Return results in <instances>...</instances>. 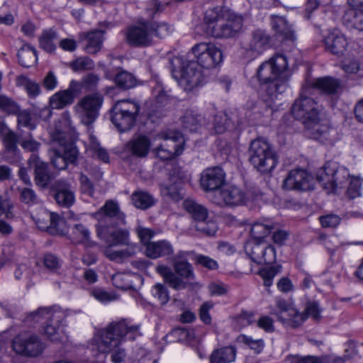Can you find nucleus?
<instances>
[{
  "mask_svg": "<svg viewBox=\"0 0 363 363\" xmlns=\"http://www.w3.org/2000/svg\"><path fill=\"white\" fill-rule=\"evenodd\" d=\"M272 26L274 30L284 40L294 42L296 37L291 26L288 23L285 18L281 16H273L272 19Z\"/></svg>",
  "mask_w": 363,
  "mask_h": 363,
  "instance_id": "72a5a7b5",
  "label": "nucleus"
},
{
  "mask_svg": "<svg viewBox=\"0 0 363 363\" xmlns=\"http://www.w3.org/2000/svg\"><path fill=\"white\" fill-rule=\"evenodd\" d=\"M140 335L139 325L133 324L127 320L113 322L96 333L93 338L92 350H96L100 353H111V361L121 363L127 354L123 342L125 340H134Z\"/></svg>",
  "mask_w": 363,
  "mask_h": 363,
  "instance_id": "f257e3e1",
  "label": "nucleus"
},
{
  "mask_svg": "<svg viewBox=\"0 0 363 363\" xmlns=\"http://www.w3.org/2000/svg\"><path fill=\"white\" fill-rule=\"evenodd\" d=\"M230 120L226 114L222 113L215 116L213 122V128L216 133H223L230 125Z\"/></svg>",
  "mask_w": 363,
  "mask_h": 363,
  "instance_id": "6e6d98bb",
  "label": "nucleus"
},
{
  "mask_svg": "<svg viewBox=\"0 0 363 363\" xmlns=\"http://www.w3.org/2000/svg\"><path fill=\"white\" fill-rule=\"evenodd\" d=\"M280 266H272L264 267L259 270V274L264 280V284L266 287L272 285L273 279L276 275L280 272Z\"/></svg>",
  "mask_w": 363,
  "mask_h": 363,
  "instance_id": "8fccbe9b",
  "label": "nucleus"
},
{
  "mask_svg": "<svg viewBox=\"0 0 363 363\" xmlns=\"http://www.w3.org/2000/svg\"><path fill=\"white\" fill-rule=\"evenodd\" d=\"M54 155L52 156L51 162L53 166L58 169H64L67 167L68 162L62 155L61 150H54Z\"/></svg>",
  "mask_w": 363,
  "mask_h": 363,
  "instance_id": "0e129e2a",
  "label": "nucleus"
},
{
  "mask_svg": "<svg viewBox=\"0 0 363 363\" xmlns=\"http://www.w3.org/2000/svg\"><path fill=\"white\" fill-rule=\"evenodd\" d=\"M205 31L216 38H230L242 26V19L220 7L208 9L205 13Z\"/></svg>",
  "mask_w": 363,
  "mask_h": 363,
  "instance_id": "423d86ee",
  "label": "nucleus"
},
{
  "mask_svg": "<svg viewBox=\"0 0 363 363\" xmlns=\"http://www.w3.org/2000/svg\"><path fill=\"white\" fill-rule=\"evenodd\" d=\"M99 77L93 73L85 75L80 82L75 81L78 84V94L82 92V90L85 91H89L94 90L98 85Z\"/></svg>",
  "mask_w": 363,
  "mask_h": 363,
  "instance_id": "a18cd8bd",
  "label": "nucleus"
},
{
  "mask_svg": "<svg viewBox=\"0 0 363 363\" xmlns=\"http://www.w3.org/2000/svg\"><path fill=\"white\" fill-rule=\"evenodd\" d=\"M270 36L263 30L257 29L252 34L248 49L253 52L254 57L262 53L269 45Z\"/></svg>",
  "mask_w": 363,
  "mask_h": 363,
  "instance_id": "7c9ffc66",
  "label": "nucleus"
},
{
  "mask_svg": "<svg viewBox=\"0 0 363 363\" xmlns=\"http://www.w3.org/2000/svg\"><path fill=\"white\" fill-rule=\"evenodd\" d=\"M13 204L9 199L0 194V216H4L8 220L15 217Z\"/></svg>",
  "mask_w": 363,
  "mask_h": 363,
  "instance_id": "603ef678",
  "label": "nucleus"
},
{
  "mask_svg": "<svg viewBox=\"0 0 363 363\" xmlns=\"http://www.w3.org/2000/svg\"><path fill=\"white\" fill-rule=\"evenodd\" d=\"M174 252L172 244L167 240H160L147 243L145 248V255L151 259H157L173 255Z\"/></svg>",
  "mask_w": 363,
  "mask_h": 363,
  "instance_id": "c85d7f7f",
  "label": "nucleus"
},
{
  "mask_svg": "<svg viewBox=\"0 0 363 363\" xmlns=\"http://www.w3.org/2000/svg\"><path fill=\"white\" fill-rule=\"evenodd\" d=\"M98 237L107 246L114 247L128 244L130 241V234L127 230L110 228L106 225H96Z\"/></svg>",
  "mask_w": 363,
  "mask_h": 363,
  "instance_id": "412c9836",
  "label": "nucleus"
},
{
  "mask_svg": "<svg viewBox=\"0 0 363 363\" xmlns=\"http://www.w3.org/2000/svg\"><path fill=\"white\" fill-rule=\"evenodd\" d=\"M183 206L196 222L195 228L198 231L208 235H213L216 233L217 230L216 223L207 220L208 213L206 208L193 200L189 199L183 202Z\"/></svg>",
  "mask_w": 363,
  "mask_h": 363,
  "instance_id": "dca6fc26",
  "label": "nucleus"
},
{
  "mask_svg": "<svg viewBox=\"0 0 363 363\" xmlns=\"http://www.w3.org/2000/svg\"><path fill=\"white\" fill-rule=\"evenodd\" d=\"M236 349L232 346L222 347L213 351L210 363H230L235 359Z\"/></svg>",
  "mask_w": 363,
  "mask_h": 363,
  "instance_id": "c9c22d12",
  "label": "nucleus"
},
{
  "mask_svg": "<svg viewBox=\"0 0 363 363\" xmlns=\"http://www.w3.org/2000/svg\"><path fill=\"white\" fill-rule=\"evenodd\" d=\"M202 116L193 110L187 111L182 118V122L184 128L191 132L196 131L202 121Z\"/></svg>",
  "mask_w": 363,
  "mask_h": 363,
  "instance_id": "79ce46f5",
  "label": "nucleus"
},
{
  "mask_svg": "<svg viewBox=\"0 0 363 363\" xmlns=\"http://www.w3.org/2000/svg\"><path fill=\"white\" fill-rule=\"evenodd\" d=\"M311 176L303 169L291 170L283 182L286 190L307 191L311 188Z\"/></svg>",
  "mask_w": 363,
  "mask_h": 363,
  "instance_id": "4be33fe9",
  "label": "nucleus"
},
{
  "mask_svg": "<svg viewBox=\"0 0 363 363\" xmlns=\"http://www.w3.org/2000/svg\"><path fill=\"white\" fill-rule=\"evenodd\" d=\"M91 233L86 227L82 224H76L71 234V240L73 243H86L90 240Z\"/></svg>",
  "mask_w": 363,
  "mask_h": 363,
  "instance_id": "37998d69",
  "label": "nucleus"
},
{
  "mask_svg": "<svg viewBox=\"0 0 363 363\" xmlns=\"http://www.w3.org/2000/svg\"><path fill=\"white\" fill-rule=\"evenodd\" d=\"M56 190L55 199L57 203L63 207L69 208L75 201L74 190L66 180L59 179L54 184Z\"/></svg>",
  "mask_w": 363,
  "mask_h": 363,
  "instance_id": "a878e982",
  "label": "nucleus"
},
{
  "mask_svg": "<svg viewBox=\"0 0 363 363\" xmlns=\"http://www.w3.org/2000/svg\"><path fill=\"white\" fill-rule=\"evenodd\" d=\"M0 109L9 114H16L20 110V106L11 98L0 95Z\"/></svg>",
  "mask_w": 363,
  "mask_h": 363,
  "instance_id": "864d4df0",
  "label": "nucleus"
},
{
  "mask_svg": "<svg viewBox=\"0 0 363 363\" xmlns=\"http://www.w3.org/2000/svg\"><path fill=\"white\" fill-rule=\"evenodd\" d=\"M350 177L348 169L335 162H328L317 176L322 187L330 193H337L344 187Z\"/></svg>",
  "mask_w": 363,
  "mask_h": 363,
  "instance_id": "9b49d317",
  "label": "nucleus"
},
{
  "mask_svg": "<svg viewBox=\"0 0 363 363\" xmlns=\"http://www.w3.org/2000/svg\"><path fill=\"white\" fill-rule=\"evenodd\" d=\"M140 110L135 100H119L112 108L111 121L120 132L128 131L135 125Z\"/></svg>",
  "mask_w": 363,
  "mask_h": 363,
  "instance_id": "9d476101",
  "label": "nucleus"
},
{
  "mask_svg": "<svg viewBox=\"0 0 363 363\" xmlns=\"http://www.w3.org/2000/svg\"><path fill=\"white\" fill-rule=\"evenodd\" d=\"M87 150L92 154L93 157H96L105 163L109 162L110 158L107 150L101 146L97 138L91 133L89 136V146Z\"/></svg>",
  "mask_w": 363,
  "mask_h": 363,
  "instance_id": "a19ab883",
  "label": "nucleus"
},
{
  "mask_svg": "<svg viewBox=\"0 0 363 363\" xmlns=\"http://www.w3.org/2000/svg\"><path fill=\"white\" fill-rule=\"evenodd\" d=\"M20 199L28 205H35L40 202L35 192L30 188H23L21 190Z\"/></svg>",
  "mask_w": 363,
  "mask_h": 363,
  "instance_id": "4d7b16f0",
  "label": "nucleus"
},
{
  "mask_svg": "<svg viewBox=\"0 0 363 363\" xmlns=\"http://www.w3.org/2000/svg\"><path fill=\"white\" fill-rule=\"evenodd\" d=\"M133 205L137 208L146 210L153 206L155 199L148 192L143 191H135L131 195Z\"/></svg>",
  "mask_w": 363,
  "mask_h": 363,
  "instance_id": "58836bf2",
  "label": "nucleus"
},
{
  "mask_svg": "<svg viewBox=\"0 0 363 363\" xmlns=\"http://www.w3.org/2000/svg\"><path fill=\"white\" fill-rule=\"evenodd\" d=\"M12 347L19 355L35 357L43 352L45 346L38 335L30 332H22L13 338Z\"/></svg>",
  "mask_w": 363,
  "mask_h": 363,
  "instance_id": "4468645a",
  "label": "nucleus"
},
{
  "mask_svg": "<svg viewBox=\"0 0 363 363\" xmlns=\"http://www.w3.org/2000/svg\"><path fill=\"white\" fill-rule=\"evenodd\" d=\"M225 174L218 167L205 169L201 177V186L205 191H218L225 185Z\"/></svg>",
  "mask_w": 363,
  "mask_h": 363,
  "instance_id": "5701e85b",
  "label": "nucleus"
},
{
  "mask_svg": "<svg viewBox=\"0 0 363 363\" xmlns=\"http://www.w3.org/2000/svg\"><path fill=\"white\" fill-rule=\"evenodd\" d=\"M57 38L56 33L52 30L43 31L39 39L40 47L48 52H52L55 50L54 40Z\"/></svg>",
  "mask_w": 363,
  "mask_h": 363,
  "instance_id": "de8ad7c7",
  "label": "nucleus"
},
{
  "mask_svg": "<svg viewBox=\"0 0 363 363\" xmlns=\"http://www.w3.org/2000/svg\"><path fill=\"white\" fill-rule=\"evenodd\" d=\"M105 31L101 29H96L87 33H82L79 34L81 39H86L87 44L85 50L89 54H96L98 52L103 44L104 34Z\"/></svg>",
  "mask_w": 363,
  "mask_h": 363,
  "instance_id": "473e14b6",
  "label": "nucleus"
},
{
  "mask_svg": "<svg viewBox=\"0 0 363 363\" xmlns=\"http://www.w3.org/2000/svg\"><path fill=\"white\" fill-rule=\"evenodd\" d=\"M339 85V82L333 78L323 77L316 79L313 82L306 84L303 86H307L309 92H311L312 89H318L325 93L333 94L336 91Z\"/></svg>",
  "mask_w": 363,
  "mask_h": 363,
  "instance_id": "f704fd0d",
  "label": "nucleus"
},
{
  "mask_svg": "<svg viewBox=\"0 0 363 363\" xmlns=\"http://www.w3.org/2000/svg\"><path fill=\"white\" fill-rule=\"evenodd\" d=\"M180 133L172 131L158 133L152 140V152L162 160H169L182 154L184 147Z\"/></svg>",
  "mask_w": 363,
  "mask_h": 363,
  "instance_id": "1a4fd4ad",
  "label": "nucleus"
},
{
  "mask_svg": "<svg viewBox=\"0 0 363 363\" xmlns=\"http://www.w3.org/2000/svg\"><path fill=\"white\" fill-rule=\"evenodd\" d=\"M0 137L8 152H14L17 150V143H19V138L4 123H0Z\"/></svg>",
  "mask_w": 363,
  "mask_h": 363,
  "instance_id": "4c0bfd02",
  "label": "nucleus"
},
{
  "mask_svg": "<svg viewBox=\"0 0 363 363\" xmlns=\"http://www.w3.org/2000/svg\"><path fill=\"white\" fill-rule=\"evenodd\" d=\"M325 44L329 52L340 57L346 51L348 41L343 34L337 30H334L325 38Z\"/></svg>",
  "mask_w": 363,
  "mask_h": 363,
  "instance_id": "c756f323",
  "label": "nucleus"
},
{
  "mask_svg": "<svg viewBox=\"0 0 363 363\" xmlns=\"http://www.w3.org/2000/svg\"><path fill=\"white\" fill-rule=\"evenodd\" d=\"M272 314L276 315L283 324L292 328L298 327L306 320L304 314H301L290 303L281 298L277 299L276 308L272 311Z\"/></svg>",
  "mask_w": 363,
  "mask_h": 363,
  "instance_id": "f3484780",
  "label": "nucleus"
},
{
  "mask_svg": "<svg viewBox=\"0 0 363 363\" xmlns=\"http://www.w3.org/2000/svg\"><path fill=\"white\" fill-rule=\"evenodd\" d=\"M362 194V182L358 177H352L350 178L347 195L350 199L359 197Z\"/></svg>",
  "mask_w": 363,
  "mask_h": 363,
  "instance_id": "5fc2aeb1",
  "label": "nucleus"
},
{
  "mask_svg": "<svg viewBox=\"0 0 363 363\" xmlns=\"http://www.w3.org/2000/svg\"><path fill=\"white\" fill-rule=\"evenodd\" d=\"M291 73L285 55L276 54L262 62L257 70V77L262 85L266 86V92L271 101L277 99L289 86Z\"/></svg>",
  "mask_w": 363,
  "mask_h": 363,
  "instance_id": "7ed1b4c3",
  "label": "nucleus"
},
{
  "mask_svg": "<svg viewBox=\"0 0 363 363\" xmlns=\"http://www.w3.org/2000/svg\"><path fill=\"white\" fill-rule=\"evenodd\" d=\"M239 340L247 345L251 350H255L257 353L261 352L264 347V342L262 339L254 340L251 337L242 335L239 337Z\"/></svg>",
  "mask_w": 363,
  "mask_h": 363,
  "instance_id": "13d9d810",
  "label": "nucleus"
},
{
  "mask_svg": "<svg viewBox=\"0 0 363 363\" xmlns=\"http://www.w3.org/2000/svg\"><path fill=\"white\" fill-rule=\"evenodd\" d=\"M188 251H179L172 259L174 272L167 265L159 264L156 272L163 277L164 281L176 290L186 288H199L200 284L195 281L191 264L188 262L190 255Z\"/></svg>",
  "mask_w": 363,
  "mask_h": 363,
  "instance_id": "39448f33",
  "label": "nucleus"
},
{
  "mask_svg": "<svg viewBox=\"0 0 363 363\" xmlns=\"http://www.w3.org/2000/svg\"><path fill=\"white\" fill-rule=\"evenodd\" d=\"M78 84L75 80L69 82L67 89L59 91L54 94L50 99V105L53 109H62L67 106L71 105L76 96L78 95Z\"/></svg>",
  "mask_w": 363,
  "mask_h": 363,
  "instance_id": "393cba45",
  "label": "nucleus"
},
{
  "mask_svg": "<svg viewBox=\"0 0 363 363\" xmlns=\"http://www.w3.org/2000/svg\"><path fill=\"white\" fill-rule=\"evenodd\" d=\"M249 160L252 165L262 173L270 172L278 163L277 156L273 147L262 139L252 141L249 148Z\"/></svg>",
  "mask_w": 363,
  "mask_h": 363,
  "instance_id": "6e6552de",
  "label": "nucleus"
},
{
  "mask_svg": "<svg viewBox=\"0 0 363 363\" xmlns=\"http://www.w3.org/2000/svg\"><path fill=\"white\" fill-rule=\"evenodd\" d=\"M276 228V223L270 219L258 220L252 224L250 234L253 240L246 243L245 251L255 263L263 264L275 262V247L266 243L264 239Z\"/></svg>",
  "mask_w": 363,
  "mask_h": 363,
  "instance_id": "20e7f679",
  "label": "nucleus"
},
{
  "mask_svg": "<svg viewBox=\"0 0 363 363\" xmlns=\"http://www.w3.org/2000/svg\"><path fill=\"white\" fill-rule=\"evenodd\" d=\"M98 221L96 225H106V223H115L116 225H123L125 223V216L120 210L118 203L113 200L106 201L104 205L92 214Z\"/></svg>",
  "mask_w": 363,
  "mask_h": 363,
  "instance_id": "6ab92c4d",
  "label": "nucleus"
},
{
  "mask_svg": "<svg viewBox=\"0 0 363 363\" xmlns=\"http://www.w3.org/2000/svg\"><path fill=\"white\" fill-rule=\"evenodd\" d=\"M175 60L182 66L179 70H172V76L184 90L191 91L203 82L202 69L196 62L182 58H176Z\"/></svg>",
  "mask_w": 363,
  "mask_h": 363,
  "instance_id": "f8f14e48",
  "label": "nucleus"
},
{
  "mask_svg": "<svg viewBox=\"0 0 363 363\" xmlns=\"http://www.w3.org/2000/svg\"><path fill=\"white\" fill-rule=\"evenodd\" d=\"M30 167L34 168L36 185L40 187L47 186L50 180L46 163L41 161L36 154H32L28 160Z\"/></svg>",
  "mask_w": 363,
  "mask_h": 363,
  "instance_id": "cd10ccee",
  "label": "nucleus"
},
{
  "mask_svg": "<svg viewBox=\"0 0 363 363\" xmlns=\"http://www.w3.org/2000/svg\"><path fill=\"white\" fill-rule=\"evenodd\" d=\"M149 25L150 30H152V36L155 35L161 38L169 35L173 30L172 28L166 23H160L157 25Z\"/></svg>",
  "mask_w": 363,
  "mask_h": 363,
  "instance_id": "bf43d9fd",
  "label": "nucleus"
},
{
  "mask_svg": "<svg viewBox=\"0 0 363 363\" xmlns=\"http://www.w3.org/2000/svg\"><path fill=\"white\" fill-rule=\"evenodd\" d=\"M257 325L267 333H272L274 330V321L269 316H262L257 321Z\"/></svg>",
  "mask_w": 363,
  "mask_h": 363,
  "instance_id": "774afa93",
  "label": "nucleus"
},
{
  "mask_svg": "<svg viewBox=\"0 0 363 363\" xmlns=\"http://www.w3.org/2000/svg\"><path fill=\"white\" fill-rule=\"evenodd\" d=\"M139 280L137 274L118 272L113 275V284L118 289L128 290L135 287V280Z\"/></svg>",
  "mask_w": 363,
  "mask_h": 363,
  "instance_id": "e433bc0d",
  "label": "nucleus"
},
{
  "mask_svg": "<svg viewBox=\"0 0 363 363\" xmlns=\"http://www.w3.org/2000/svg\"><path fill=\"white\" fill-rule=\"evenodd\" d=\"M310 94L308 87L303 86L300 97L291 107V113L304 125L308 137L323 142L329 138L330 127L326 123L320 122V106L308 96Z\"/></svg>",
  "mask_w": 363,
  "mask_h": 363,
  "instance_id": "f03ea898",
  "label": "nucleus"
},
{
  "mask_svg": "<svg viewBox=\"0 0 363 363\" xmlns=\"http://www.w3.org/2000/svg\"><path fill=\"white\" fill-rule=\"evenodd\" d=\"M152 142L145 135H139L131 140L127 145V150L133 155L138 157H145L147 155Z\"/></svg>",
  "mask_w": 363,
  "mask_h": 363,
  "instance_id": "2f4dec72",
  "label": "nucleus"
},
{
  "mask_svg": "<svg viewBox=\"0 0 363 363\" xmlns=\"http://www.w3.org/2000/svg\"><path fill=\"white\" fill-rule=\"evenodd\" d=\"M245 201L246 194L243 189L235 185L225 184L216 193L213 202L219 206H236Z\"/></svg>",
  "mask_w": 363,
  "mask_h": 363,
  "instance_id": "a211bd4d",
  "label": "nucleus"
},
{
  "mask_svg": "<svg viewBox=\"0 0 363 363\" xmlns=\"http://www.w3.org/2000/svg\"><path fill=\"white\" fill-rule=\"evenodd\" d=\"M18 58L23 67H32L37 61L36 50L28 44L24 45L18 52Z\"/></svg>",
  "mask_w": 363,
  "mask_h": 363,
  "instance_id": "ea45409f",
  "label": "nucleus"
},
{
  "mask_svg": "<svg viewBox=\"0 0 363 363\" xmlns=\"http://www.w3.org/2000/svg\"><path fill=\"white\" fill-rule=\"evenodd\" d=\"M116 85L124 89H128L136 85L135 77L130 72L126 71L119 72L114 78Z\"/></svg>",
  "mask_w": 363,
  "mask_h": 363,
  "instance_id": "c03bdc74",
  "label": "nucleus"
},
{
  "mask_svg": "<svg viewBox=\"0 0 363 363\" xmlns=\"http://www.w3.org/2000/svg\"><path fill=\"white\" fill-rule=\"evenodd\" d=\"M66 314L60 307L41 308L33 312L26 318V322L46 321L44 327V335L52 342H64L67 340V335L62 325Z\"/></svg>",
  "mask_w": 363,
  "mask_h": 363,
  "instance_id": "0eeeda50",
  "label": "nucleus"
},
{
  "mask_svg": "<svg viewBox=\"0 0 363 363\" xmlns=\"http://www.w3.org/2000/svg\"><path fill=\"white\" fill-rule=\"evenodd\" d=\"M49 134L53 142H57L63 147L62 155L68 163L74 162L78 155V151L73 144H67L65 134L60 130V124L55 123L48 129Z\"/></svg>",
  "mask_w": 363,
  "mask_h": 363,
  "instance_id": "b1692460",
  "label": "nucleus"
},
{
  "mask_svg": "<svg viewBox=\"0 0 363 363\" xmlns=\"http://www.w3.org/2000/svg\"><path fill=\"white\" fill-rule=\"evenodd\" d=\"M18 116V125L19 126L26 127L30 130H33L35 128V125L33 123L30 114L27 111H21L19 110L18 113H16Z\"/></svg>",
  "mask_w": 363,
  "mask_h": 363,
  "instance_id": "680f3d73",
  "label": "nucleus"
},
{
  "mask_svg": "<svg viewBox=\"0 0 363 363\" xmlns=\"http://www.w3.org/2000/svg\"><path fill=\"white\" fill-rule=\"evenodd\" d=\"M19 144L25 151L33 152V154H35L40 146V143L34 139L30 133L21 135L19 138Z\"/></svg>",
  "mask_w": 363,
  "mask_h": 363,
  "instance_id": "09e8293b",
  "label": "nucleus"
},
{
  "mask_svg": "<svg viewBox=\"0 0 363 363\" xmlns=\"http://www.w3.org/2000/svg\"><path fill=\"white\" fill-rule=\"evenodd\" d=\"M32 217L38 228L42 230H48L51 234L62 232L64 220L56 213L42 208Z\"/></svg>",
  "mask_w": 363,
  "mask_h": 363,
  "instance_id": "aec40b11",
  "label": "nucleus"
},
{
  "mask_svg": "<svg viewBox=\"0 0 363 363\" xmlns=\"http://www.w3.org/2000/svg\"><path fill=\"white\" fill-rule=\"evenodd\" d=\"M320 223L323 228H335L341 221V218L336 214H328L319 218Z\"/></svg>",
  "mask_w": 363,
  "mask_h": 363,
  "instance_id": "052dcab7",
  "label": "nucleus"
},
{
  "mask_svg": "<svg viewBox=\"0 0 363 363\" xmlns=\"http://www.w3.org/2000/svg\"><path fill=\"white\" fill-rule=\"evenodd\" d=\"M152 38L149 23L130 27L126 33V40L131 45H146Z\"/></svg>",
  "mask_w": 363,
  "mask_h": 363,
  "instance_id": "bb28decb",
  "label": "nucleus"
},
{
  "mask_svg": "<svg viewBox=\"0 0 363 363\" xmlns=\"http://www.w3.org/2000/svg\"><path fill=\"white\" fill-rule=\"evenodd\" d=\"M70 67L74 72L91 70L94 68V62L88 57H80L70 63Z\"/></svg>",
  "mask_w": 363,
  "mask_h": 363,
  "instance_id": "3c124183",
  "label": "nucleus"
},
{
  "mask_svg": "<svg viewBox=\"0 0 363 363\" xmlns=\"http://www.w3.org/2000/svg\"><path fill=\"white\" fill-rule=\"evenodd\" d=\"M191 51L196 59L194 61L203 69H212L223 61L221 50L211 43H199L191 48Z\"/></svg>",
  "mask_w": 363,
  "mask_h": 363,
  "instance_id": "2eb2a0df",
  "label": "nucleus"
},
{
  "mask_svg": "<svg viewBox=\"0 0 363 363\" xmlns=\"http://www.w3.org/2000/svg\"><path fill=\"white\" fill-rule=\"evenodd\" d=\"M138 235L145 248L147 243H151L150 240L155 236V233L150 228L140 226L137 228Z\"/></svg>",
  "mask_w": 363,
  "mask_h": 363,
  "instance_id": "e2e57ef3",
  "label": "nucleus"
},
{
  "mask_svg": "<svg viewBox=\"0 0 363 363\" xmlns=\"http://www.w3.org/2000/svg\"><path fill=\"white\" fill-rule=\"evenodd\" d=\"M24 86L30 97H35L40 93V88L38 83L24 78Z\"/></svg>",
  "mask_w": 363,
  "mask_h": 363,
  "instance_id": "338daca9",
  "label": "nucleus"
},
{
  "mask_svg": "<svg viewBox=\"0 0 363 363\" xmlns=\"http://www.w3.org/2000/svg\"><path fill=\"white\" fill-rule=\"evenodd\" d=\"M103 101L100 94L93 93L84 96L77 103L74 110L83 124L90 125L96 121Z\"/></svg>",
  "mask_w": 363,
  "mask_h": 363,
  "instance_id": "ddd939ff",
  "label": "nucleus"
},
{
  "mask_svg": "<svg viewBox=\"0 0 363 363\" xmlns=\"http://www.w3.org/2000/svg\"><path fill=\"white\" fill-rule=\"evenodd\" d=\"M300 313L304 314L306 316V319L311 316L315 320H318L320 318V309L316 302H311L308 303L305 311Z\"/></svg>",
  "mask_w": 363,
  "mask_h": 363,
  "instance_id": "69168bd1",
  "label": "nucleus"
},
{
  "mask_svg": "<svg viewBox=\"0 0 363 363\" xmlns=\"http://www.w3.org/2000/svg\"><path fill=\"white\" fill-rule=\"evenodd\" d=\"M151 294L162 306L167 304L170 298L168 289L164 284L160 283L156 284L152 287Z\"/></svg>",
  "mask_w": 363,
  "mask_h": 363,
  "instance_id": "49530a36",
  "label": "nucleus"
}]
</instances>
